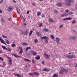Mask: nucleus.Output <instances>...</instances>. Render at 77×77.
<instances>
[{"mask_svg": "<svg viewBox=\"0 0 77 77\" xmlns=\"http://www.w3.org/2000/svg\"><path fill=\"white\" fill-rule=\"evenodd\" d=\"M14 9V8L13 6H10L9 7V8L8 9V11L9 12H11V11L13 10Z\"/></svg>", "mask_w": 77, "mask_h": 77, "instance_id": "f257e3e1", "label": "nucleus"}, {"mask_svg": "<svg viewBox=\"0 0 77 77\" xmlns=\"http://www.w3.org/2000/svg\"><path fill=\"white\" fill-rule=\"evenodd\" d=\"M66 3L65 5H67L68 6H70L71 5L70 3H69V0H65Z\"/></svg>", "mask_w": 77, "mask_h": 77, "instance_id": "f03ea898", "label": "nucleus"}, {"mask_svg": "<svg viewBox=\"0 0 77 77\" xmlns=\"http://www.w3.org/2000/svg\"><path fill=\"white\" fill-rule=\"evenodd\" d=\"M69 39L72 40H75L76 38V37L75 36H69L68 37Z\"/></svg>", "mask_w": 77, "mask_h": 77, "instance_id": "7ed1b4c3", "label": "nucleus"}, {"mask_svg": "<svg viewBox=\"0 0 77 77\" xmlns=\"http://www.w3.org/2000/svg\"><path fill=\"white\" fill-rule=\"evenodd\" d=\"M15 9L17 10L18 14H20L21 13L20 10L18 8V7H17L15 8Z\"/></svg>", "mask_w": 77, "mask_h": 77, "instance_id": "20e7f679", "label": "nucleus"}, {"mask_svg": "<svg viewBox=\"0 0 77 77\" xmlns=\"http://www.w3.org/2000/svg\"><path fill=\"white\" fill-rule=\"evenodd\" d=\"M0 40L1 42L2 43H3L5 44V45H6V43L5 42V41L1 37H0Z\"/></svg>", "mask_w": 77, "mask_h": 77, "instance_id": "39448f33", "label": "nucleus"}, {"mask_svg": "<svg viewBox=\"0 0 77 77\" xmlns=\"http://www.w3.org/2000/svg\"><path fill=\"white\" fill-rule=\"evenodd\" d=\"M36 34L39 37H41L42 36V34H41V33L40 32H36Z\"/></svg>", "mask_w": 77, "mask_h": 77, "instance_id": "423d86ee", "label": "nucleus"}, {"mask_svg": "<svg viewBox=\"0 0 77 77\" xmlns=\"http://www.w3.org/2000/svg\"><path fill=\"white\" fill-rule=\"evenodd\" d=\"M63 72H64V71L63 70V69H62L60 70V72H59V74L60 75L63 74Z\"/></svg>", "mask_w": 77, "mask_h": 77, "instance_id": "0eeeda50", "label": "nucleus"}, {"mask_svg": "<svg viewBox=\"0 0 77 77\" xmlns=\"http://www.w3.org/2000/svg\"><path fill=\"white\" fill-rule=\"evenodd\" d=\"M44 71H46V72H48L50 70L48 68H45L43 69Z\"/></svg>", "mask_w": 77, "mask_h": 77, "instance_id": "6e6552de", "label": "nucleus"}, {"mask_svg": "<svg viewBox=\"0 0 77 77\" xmlns=\"http://www.w3.org/2000/svg\"><path fill=\"white\" fill-rule=\"evenodd\" d=\"M76 57L75 55H70V58L72 59L75 58Z\"/></svg>", "mask_w": 77, "mask_h": 77, "instance_id": "1a4fd4ad", "label": "nucleus"}, {"mask_svg": "<svg viewBox=\"0 0 77 77\" xmlns=\"http://www.w3.org/2000/svg\"><path fill=\"white\" fill-rule=\"evenodd\" d=\"M72 18H71V17H69V18H66L64 19L63 20L64 21V20H72Z\"/></svg>", "mask_w": 77, "mask_h": 77, "instance_id": "9d476101", "label": "nucleus"}, {"mask_svg": "<svg viewBox=\"0 0 77 77\" xmlns=\"http://www.w3.org/2000/svg\"><path fill=\"white\" fill-rule=\"evenodd\" d=\"M49 21V22H53L54 23L55 22L54 21V20L53 19H49V20H48Z\"/></svg>", "mask_w": 77, "mask_h": 77, "instance_id": "9b49d317", "label": "nucleus"}, {"mask_svg": "<svg viewBox=\"0 0 77 77\" xmlns=\"http://www.w3.org/2000/svg\"><path fill=\"white\" fill-rule=\"evenodd\" d=\"M8 62H9L8 64H10V65H11L12 64V60L11 59L9 60H8Z\"/></svg>", "mask_w": 77, "mask_h": 77, "instance_id": "f8f14e48", "label": "nucleus"}, {"mask_svg": "<svg viewBox=\"0 0 77 77\" xmlns=\"http://www.w3.org/2000/svg\"><path fill=\"white\" fill-rule=\"evenodd\" d=\"M35 58L37 60H38L40 59V57L39 55H37V57H35Z\"/></svg>", "mask_w": 77, "mask_h": 77, "instance_id": "ddd939ff", "label": "nucleus"}, {"mask_svg": "<svg viewBox=\"0 0 77 77\" xmlns=\"http://www.w3.org/2000/svg\"><path fill=\"white\" fill-rule=\"evenodd\" d=\"M44 55L46 56L47 58H49V56H50V55H48L47 54L45 53L44 54Z\"/></svg>", "mask_w": 77, "mask_h": 77, "instance_id": "4468645a", "label": "nucleus"}, {"mask_svg": "<svg viewBox=\"0 0 77 77\" xmlns=\"http://www.w3.org/2000/svg\"><path fill=\"white\" fill-rule=\"evenodd\" d=\"M43 30L44 31L47 32L48 31V29L46 28L43 29Z\"/></svg>", "mask_w": 77, "mask_h": 77, "instance_id": "2eb2a0df", "label": "nucleus"}, {"mask_svg": "<svg viewBox=\"0 0 77 77\" xmlns=\"http://www.w3.org/2000/svg\"><path fill=\"white\" fill-rule=\"evenodd\" d=\"M24 60L25 61H26L27 62H31V60H29L28 59H26V58H25L24 59Z\"/></svg>", "mask_w": 77, "mask_h": 77, "instance_id": "dca6fc26", "label": "nucleus"}, {"mask_svg": "<svg viewBox=\"0 0 77 77\" xmlns=\"http://www.w3.org/2000/svg\"><path fill=\"white\" fill-rule=\"evenodd\" d=\"M15 76L17 77H21V75H19V74H16L14 75Z\"/></svg>", "mask_w": 77, "mask_h": 77, "instance_id": "f3484780", "label": "nucleus"}, {"mask_svg": "<svg viewBox=\"0 0 77 77\" xmlns=\"http://www.w3.org/2000/svg\"><path fill=\"white\" fill-rule=\"evenodd\" d=\"M62 5V4L61 3H59L57 4V6H61Z\"/></svg>", "mask_w": 77, "mask_h": 77, "instance_id": "a211bd4d", "label": "nucleus"}, {"mask_svg": "<svg viewBox=\"0 0 77 77\" xmlns=\"http://www.w3.org/2000/svg\"><path fill=\"white\" fill-rule=\"evenodd\" d=\"M22 45H28L27 43L26 42H23L22 43Z\"/></svg>", "mask_w": 77, "mask_h": 77, "instance_id": "6ab92c4d", "label": "nucleus"}, {"mask_svg": "<svg viewBox=\"0 0 77 77\" xmlns=\"http://www.w3.org/2000/svg\"><path fill=\"white\" fill-rule=\"evenodd\" d=\"M42 39H48V37L47 36H43L41 37Z\"/></svg>", "mask_w": 77, "mask_h": 77, "instance_id": "aec40b11", "label": "nucleus"}, {"mask_svg": "<svg viewBox=\"0 0 77 77\" xmlns=\"http://www.w3.org/2000/svg\"><path fill=\"white\" fill-rule=\"evenodd\" d=\"M31 49V47H27L26 48V52L28 50H29V49Z\"/></svg>", "mask_w": 77, "mask_h": 77, "instance_id": "412c9836", "label": "nucleus"}, {"mask_svg": "<svg viewBox=\"0 0 77 77\" xmlns=\"http://www.w3.org/2000/svg\"><path fill=\"white\" fill-rule=\"evenodd\" d=\"M67 15V14L66 13H65L64 14H62V15H61V17H65V16H66Z\"/></svg>", "mask_w": 77, "mask_h": 77, "instance_id": "4be33fe9", "label": "nucleus"}, {"mask_svg": "<svg viewBox=\"0 0 77 77\" xmlns=\"http://www.w3.org/2000/svg\"><path fill=\"white\" fill-rule=\"evenodd\" d=\"M2 48L5 50H7V48H6L5 46H4L2 45Z\"/></svg>", "mask_w": 77, "mask_h": 77, "instance_id": "5701e85b", "label": "nucleus"}, {"mask_svg": "<svg viewBox=\"0 0 77 77\" xmlns=\"http://www.w3.org/2000/svg\"><path fill=\"white\" fill-rule=\"evenodd\" d=\"M6 50H7L8 51H11V49L10 48H7Z\"/></svg>", "mask_w": 77, "mask_h": 77, "instance_id": "b1692460", "label": "nucleus"}, {"mask_svg": "<svg viewBox=\"0 0 77 77\" xmlns=\"http://www.w3.org/2000/svg\"><path fill=\"white\" fill-rule=\"evenodd\" d=\"M32 63H36V61L35 60H34L33 59H32Z\"/></svg>", "mask_w": 77, "mask_h": 77, "instance_id": "393cba45", "label": "nucleus"}, {"mask_svg": "<svg viewBox=\"0 0 77 77\" xmlns=\"http://www.w3.org/2000/svg\"><path fill=\"white\" fill-rule=\"evenodd\" d=\"M1 21L3 23H5V21L4 20V19L3 18H1Z\"/></svg>", "mask_w": 77, "mask_h": 77, "instance_id": "a878e982", "label": "nucleus"}, {"mask_svg": "<svg viewBox=\"0 0 77 77\" xmlns=\"http://www.w3.org/2000/svg\"><path fill=\"white\" fill-rule=\"evenodd\" d=\"M60 39L59 38H56V42H58L60 41Z\"/></svg>", "mask_w": 77, "mask_h": 77, "instance_id": "bb28decb", "label": "nucleus"}, {"mask_svg": "<svg viewBox=\"0 0 77 77\" xmlns=\"http://www.w3.org/2000/svg\"><path fill=\"white\" fill-rule=\"evenodd\" d=\"M57 76L58 75L57 73L54 74L53 75V77H57Z\"/></svg>", "mask_w": 77, "mask_h": 77, "instance_id": "cd10ccee", "label": "nucleus"}, {"mask_svg": "<svg viewBox=\"0 0 77 77\" xmlns=\"http://www.w3.org/2000/svg\"><path fill=\"white\" fill-rule=\"evenodd\" d=\"M63 69L64 72H68V70L67 69Z\"/></svg>", "mask_w": 77, "mask_h": 77, "instance_id": "c85d7f7f", "label": "nucleus"}, {"mask_svg": "<svg viewBox=\"0 0 77 77\" xmlns=\"http://www.w3.org/2000/svg\"><path fill=\"white\" fill-rule=\"evenodd\" d=\"M23 49L21 50H20L19 53L22 54L23 53Z\"/></svg>", "mask_w": 77, "mask_h": 77, "instance_id": "c756f323", "label": "nucleus"}, {"mask_svg": "<svg viewBox=\"0 0 77 77\" xmlns=\"http://www.w3.org/2000/svg\"><path fill=\"white\" fill-rule=\"evenodd\" d=\"M50 37H51V38L52 39H54V36L52 35H51L50 36Z\"/></svg>", "mask_w": 77, "mask_h": 77, "instance_id": "7c9ffc66", "label": "nucleus"}, {"mask_svg": "<svg viewBox=\"0 0 77 77\" xmlns=\"http://www.w3.org/2000/svg\"><path fill=\"white\" fill-rule=\"evenodd\" d=\"M32 54L34 56L36 55L37 54H36V53L35 52L32 51Z\"/></svg>", "mask_w": 77, "mask_h": 77, "instance_id": "2f4dec72", "label": "nucleus"}, {"mask_svg": "<svg viewBox=\"0 0 77 77\" xmlns=\"http://www.w3.org/2000/svg\"><path fill=\"white\" fill-rule=\"evenodd\" d=\"M5 42L6 43L8 44H9L10 43L9 41L8 40H5Z\"/></svg>", "mask_w": 77, "mask_h": 77, "instance_id": "473e14b6", "label": "nucleus"}, {"mask_svg": "<svg viewBox=\"0 0 77 77\" xmlns=\"http://www.w3.org/2000/svg\"><path fill=\"white\" fill-rule=\"evenodd\" d=\"M33 74H34V75H35V74H36V75H39V73L38 72H33Z\"/></svg>", "mask_w": 77, "mask_h": 77, "instance_id": "72a5a7b5", "label": "nucleus"}, {"mask_svg": "<svg viewBox=\"0 0 77 77\" xmlns=\"http://www.w3.org/2000/svg\"><path fill=\"white\" fill-rule=\"evenodd\" d=\"M16 46V45L15 44H13L11 45L12 47H15Z\"/></svg>", "mask_w": 77, "mask_h": 77, "instance_id": "f704fd0d", "label": "nucleus"}, {"mask_svg": "<svg viewBox=\"0 0 77 77\" xmlns=\"http://www.w3.org/2000/svg\"><path fill=\"white\" fill-rule=\"evenodd\" d=\"M18 48L20 50H23V48L19 46Z\"/></svg>", "mask_w": 77, "mask_h": 77, "instance_id": "c9c22d12", "label": "nucleus"}, {"mask_svg": "<svg viewBox=\"0 0 77 77\" xmlns=\"http://www.w3.org/2000/svg\"><path fill=\"white\" fill-rule=\"evenodd\" d=\"M2 38H7V36L5 35H2Z\"/></svg>", "mask_w": 77, "mask_h": 77, "instance_id": "e433bc0d", "label": "nucleus"}, {"mask_svg": "<svg viewBox=\"0 0 77 77\" xmlns=\"http://www.w3.org/2000/svg\"><path fill=\"white\" fill-rule=\"evenodd\" d=\"M41 12H38L37 13V15L38 16H39V15H41Z\"/></svg>", "mask_w": 77, "mask_h": 77, "instance_id": "4c0bfd02", "label": "nucleus"}, {"mask_svg": "<svg viewBox=\"0 0 77 77\" xmlns=\"http://www.w3.org/2000/svg\"><path fill=\"white\" fill-rule=\"evenodd\" d=\"M33 33V31H31L30 33L29 34V36L31 35H32V33Z\"/></svg>", "mask_w": 77, "mask_h": 77, "instance_id": "58836bf2", "label": "nucleus"}, {"mask_svg": "<svg viewBox=\"0 0 77 77\" xmlns=\"http://www.w3.org/2000/svg\"><path fill=\"white\" fill-rule=\"evenodd\" d=\"M34 41L35 43H37V42H38V40H37L36 39L34 40Z\"/></svg>", "mask_w": 77, "mask_h": 77, "instance_id": "ea45409f", "label": "nucleus"}, {"mask_svg": "<svg viewBox=\"0 0 77 77\" xmlns=\"http://www.w3.org/2000/svg\"><path fill=\"white\" fill-rule=\"evenodd\" d=\"M54 12L56 14H58L59 13V12L57 10H54Z\"/></svg>", "mask_w": 77, "mask_h": 77, "instance_id": "a19ab883", "label": "nucleus"}, {"mask_svg": "<svg viewBox=\"0 0 77 77\" xmlns=\"http://www.w3.org/2000/svg\"><path fill=\"white\" fill-rule=\"evenodd\" d=\"M28 33V32H27V30L26 31V32L24 33V34L26 35H27Z\"/></svg>", "mask_w": 77, "mask_h": 77, "instance_id": "79ce46f5", "label": "nucleus"}, {"mask_svg": "<svg viewBox=\"0 0 77 77\" xmlns=\"http://www.w3.org/2000/svg\"><path fill=\"white\" fill-rule=\"evenodd\" d=\"M39 26L40 27H42L43 26H42V23H41L40 24Z\"/></svg>", "mask_w": 77, "mask_h": 77, "instance_id": "37998d69", "label": "nucleus"}, {"mask_svg": "<svg viewBox=\"0 0 77 77\" xmlns=\"http://www.w3.org/2000/svg\"><path fill=\"white\" fill-rule=\"evenodd\" d=\"M66 56L67 57H69L70 58V55H69L68 54H66Z\"/></svg>", "mask_w": 77, "mask_h": 77, "instance_id": "c03bdc74", "label": "nucleus"}, {"mask_svg": "<svg viewBox=\"0 0 77 77\" xmlns=\"http://www.w3.org/2000/svg\"><path fill=\"white\" fill-rule=\"evenodd\" d=\"M68 14L69 15H72V14L73 13H72V12H70L69 13H68Z\"/></svg>", "mask_w": 77, "mask_h": 77, "instance_id": "a18cd8bd", "label": "nucleus"}, {"mask_svg": "<svg viewBox=\"0 0 77 77\" xmlns=\"http://www.w3.org/2000/svg\"><path fill=\"white\" fill-rule=\"evenodd\" d=\"M63 26H64L63 25H61L60 26V28H63Z\"/></svg>", "mask_w": 77, "mask_h": 77, "instance_id": "49530a36", "label": "nucleus"}, {"mask_svg": "<svg viewBox=\"0 0 77 77\" xmlns=\"http://www.w3.org/2000/svg\"><path fill=\"white\" fill-rule=\"evenodd\" d=\"M42 17L44 18V17H45V15L44 14H42Z\"/></svg>", "mask_w": 77, "mask_h": 77, "instance_id": "de8ad7c7", "label": "nucleus"}, {"mask_svg": "<svg viewBox=\"0 0 77 77\" xmlns=\"http://www.w3.org/2000/svg\"><path fill=\"white\" fill-rule=\"evenodd\" d=\"M76 23V21H75V20H73V21H72V23H73V24H75V23Z\"/></svg>", "mask_w": 77, "mask_h": 77, "instance_id": "09e8293b", "label": "nucleus"}, {"mask_svg": "<svg viewBox=\"0 0 77 77\" xmlns=\"http://www.w3.org/2000/svg\"><path fill=\"white\" fill-rule=\"evenodd\" d=\"M12 55H13L14 57H16L17 55H16L15 54H12Z\"/></svg>", "mask_w": 77, "mask_h": 77, "instance_id": "8fccbe9b", "label": "nucleus"}, {"mask_svg": "<svg viewBox=\"0 0 77 77\" xmlns=\"http://www.w3.org/2000/svg\"><path fill=\"white\" fill-rule=\"evenodd\" d=\"M69 3L72 2H73V0H69Z\"/></svg>", "mask_w": 77, "mask_h": 77, "instance_id": "3c124183", "label": "nucleus"}, {"mask_svg": "<svg viewBox=\"0 0 77 77\" xmlns=\"http://www.w3.org/2000/svg\"><path fill=\"white\" fill-rule=\"evenodd\" d=\"M65 12H66V13H68V12H69V11H68V10H66L65 11Z\"/></svg>", "mask_w": 77, "mask_h": 77, "instance_id": "603ef678", "label": "nucleus"}, {"mask_svg": "<svg viewBox=\"0 0 77 77\" xmlns=\"http://www.w3.org/2000/svg\"><path fill=\"white\" fill-rule=\"evenodd\" d=\"M29 74L30 75L33 76V73H30Z\"/></svg>", "mask_w": 77, "mask_h": 77, "instance_id": "864d4df0", "label": "nucleus"}, {"mask_svg": "<svg viewBox=\"0 0 77 77\" xmlns=\"http://www.w3.org/2000/svg\"><path fill=\"white\" fill-rule=\"evenodd\" d=\"M3 2V0H1L0 1V4H2Z\"/></svg>", "mask_w": 77, "mask_h": 77, "instance_id": "5fc2aeb1", "label": "nucleus"}, {"mask_svg": "<svg viewBox=\"0 0 77 77\" xmlns=\"http://www.w3.org/2000/svg\"><path fill=\"white\" fill-rule=\"evenodd\" d=\"M30 53H27V54L26 55H27V56H29V55H30Z\"/></svg>", "mask_w": 77, "mask_h": 77, "instance_id": "6e6d98bb", "label": "nucleus"}, {"mask_svg": "<svg viewBox=\"0 0 77 77\" xmlns=\"http://www.w3.org/2000/svg\"><path fill=\"white\" fill-rule=\"evenodd\" d=\"M11 18H9L8 19V20L9 21H11Z\"/></svg>", "mask_w": 77, "mask_h": 77, "instance_id": "4d7b16f0", "label": "nucleus"}, {"mask_svg": "<svg viewBox=\"0 0 77 77\" xmlns=\"http://www.w3.org/2000/svg\"><path fill=\"white\" fill-rule=\"evenodd\" d=\"M45 63V62H44V61H42V64H44Z\"/></svg>", "mask_w": 77, "mask_h": 77, "instance_id": "13d9d810", "label": "nucleus"}, {"mask_svg": "<svg viewBox=\"0 0 77 77\" xmlns=\"http://www.w3.org/2000/svg\"><path fill=\"white\" fill-rule=\"evenodd\" d=\"M0 60H3L4 59L2 58L1 57H0Z\"/></svg>", "mask_w": 77, "mask_h": 77, "instance_id": "bf43d9fd", "label": "nucleus"}, {"mask_svg": "<svg viewBox=\"0 0 77 77\" xmlns=\"http://www.w3.org/2000/svg\"><path fill=\"white\" fill-rule=\"evenodd\" d=\"M20 17L22 19L23 17V16L22 15H20Z\"/></svg>", "mask_w": 77, "mask_h": 77, "instance_id": "052dcab7", "label": "nucleus"}, {"mask_svg": "<svg viewBox=\"0 0 77 77\" xmlns=\"http://www.w3.org/2000/svg\"><path fill=\"white\" fill-rule=\"evenodd\" d=\"M45 40V42H46V43H48V41L47 40V39H46Z\"/></svg>", "mask_w": 77, "mask_h": 77, "instance_id": "680f3d73", "label": "nucleus"}, {"mask_svg": "<svg viewBox=\"0 0 77 77\" xmlns=\"http://www.w3.org/2000/svg\"><path fill=\"white\" fill-rule=\"evenodd\" d=\"M7 58H8V59H9V60L11 59L10 57H7Z\"/></svg>", "mask_w": 77, "mask_h": 77, "instance_id": "e2e57ef3", "label": "nucleus"}, {"mask_svg": "<svg viewBox=\"0 0 77 77\" xmlns=\"http://www.w3.org/2000/svg\"><path fill=\"white\" fill-rule=\"evenodd\" d=\"M32 5L33 6H35V3H32Z\"/></svg>", "mask_w": 77, "mask_h": 77, "instance_id": "0e129e2a", "label": "nucleus"}, {"mask_svg": "<svg viewBox=\"0 0 77 77\" xmlns=\"http://www.w3.org/2000/svg\"><path fill=\"white\" fill-rule=\"evenodd\" d=\"M2 13V11L1 9H0V13Z\"/></svg>", "mask_w": 77, "mask_h": 77, "instance_id": "69168bd1", "label": "nucleus"}, {"mask_svg": "<svg viewBox=\"0 0 77 77\" xmlns=\"http://www.w3.org/2000/svg\"><path fill=\"white\" fill-rule=\"evenodd\" d=\"M30 12H29V11H27V14H29V13Z\"/></svg>", "mask_w": 77, "mask_h": 77, "instance_id": "338daca9", "label": "nucleus"}, {"mask_svg": "<svg viewBox=\"0 0 77 77\" xmlns=\"http://www.w3.org/2000/svg\"><path fill=\"white\" fill-rule=\"evenodd\" d=\"M13 2L15 3H16V2L15 0H13Z\"/></svg>", "mask_w": 77, "mask_h": 77, "instance_id": "774afa93", "label": "nucleus"}]
</instances>
